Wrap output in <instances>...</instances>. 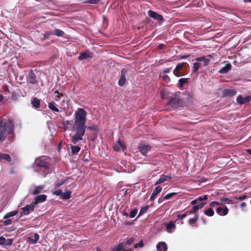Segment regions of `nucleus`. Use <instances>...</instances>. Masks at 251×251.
I'll use <instances>...</instances> for the list:
<instances>
[{"label": "nucleus", "mask_w": 251, "mask_h": 251, "mask_svg": "<svg viewBox=\"0 0 251 251\" xmlns=\"http://www.w3.org/2000/svg\"><path fill=\"white\" fill-rule=\"evenodd\" d=\"M36 166V171L40 172L44 176L50 173V159L46 156H42L37 158L35 161Z\"/></svg>", "instance_id": "obj_1"}, {"label": "nucleus", "mask_w": 251, "mask_h": 251, "mask_svg": "<svg viewBox=\"0 0 251 251\" xmlns=\"http://www.w3.org/2000/svg\"><path fill=\"white\" fill-rule=\"evenodd\" d=\"M13 130V125L11 120H8L5 122H3L0 120V141L2 142L5 139L7 134H10Z\"/></svg>", "instance_id": "obj_2"}, {"label": "nucleus", "mask_w": 251, "mask_h": 251, "mask_svg": "<svg viewBox=\"0 0 251 251\" xmlns=\"http://www.w3.org/2000/svg\"><path fill=\"white\" fill-rule=\"evenodd\" d=\"M75 125V133L73 136L71 142L74 144H76L78 142L83 139L85 134L86 126L85 124H77Z\"/></svg>", "instance_id": "obj_3"}, {"label": "nucleus", "mask_w": 251, "mask_h": 251, "mask_svg": "<svg viewBox=\"0 0 251 251\" xmlns=\"http://www.w3.org/2000/svg\"><path fill=\"white\" fill-rule=\"evenodd\" d=\"M86 111L83 108H78L75 113L74 123L75 125L85 124L86 120Z\"/></svg>", "instance_id": "obj_4"}, {"label": "nucleus", "mask_w": 251, "mask_h": 251, "mask_svg": "<svg viewBox=\"0 0 251 251\" xmlns=\"http://www.w3.org/2000/svg\"><path fill=\"white\" fill-rule=\"evenodd\" d=\"M188 67L189 65L186 62L178 63L174 70L173 74L176 77L183 76L185 75Z\"/></svg>", "instance_id": "obj_5"}, {"label": "nucleus", "mask_w": 251, "mask_h": 251, "mask_svg": "<svg viewBox=\"0 0 251 251\" xmlns=\"http://www.w3.org/2000/svg\"><path fill=\"white\" fill-rule=\"evenodd\" d=\"M134 73L131 70L123 68L121 71V75L120 79L118 80V85L120 86H123L126 83V76L133 77Z\"/></svg>", "instance_id": "obj_6"}, {"label": "nucleus", "mask_w": 251, "mask_h": 251, "mask_svg": "<svg viewBox=\"0 0 251 251\" xmlns=\"http://www.w3.org/2000/svg\"><path fill=\"white\" fill-rule=\"evenodd\" d=\"M182 100L176 97L171 98L167 104V105L174 109L182 106Z\"/></svg>", "instance_id": "obj_7"}, {"label": "nucleus", "mask_w": 251, "mask_h": 251, "mask_svg": "<svg viewBox=\"0 0 251 251\" xmlns=\"http://www.w3.org/2000/svg\"><path fill=\"white\" fill-rule=\"evenodd\" d=\"M138 149L144 156H147L148 151L151 149V146L148 144L142 142L139 143Z\"/></svg>", "instance_id": "obj_8"}, {"label": "nucleus", "mask_w": 251, "mask_h": 251, "mask_svg": "<svg viewBox=\"0 0 251 251\" xmlns=\"http://www.w3.org/2000/svg\"><path fill=\"white\" fill-rule=\"evenodd\" d=\"M26 81L27 83L31 84H36L38 83L36 75L34 74L33 70H30L26 76Z\"/></svg>", "instance_id": "obj_9"}, {"label": "nucleus", "mask_w": 251, "mask_h": 251, "mask_svg": "<svg viewBox=\"0 0 251 251\" xmlns=\"http://www.w3.org/2000/svg\"><path fill=\"white\" fill-rule=\"evenodd\" d=\"M35 205L33 202L30 204H27L24 207L22 208V211L20 213L21 216L23 215H27L34 210Z\"/></svg>", "instance_id": "obj_10"}, {"label": "nucleus", "mask_w": 251, "mask_h": 251, "mask_svg": "<svg viewBox=\"0 0 251 251\" xmlns=\"http://www.w3.org/2000/svg\"><path fill=\"white\" fill-rule=\"evenodd\" d=\"M148 15L150 17L157 21L158 22H163L164 21V19L161 15L151 10H150L148 11Z\"/></svg>", "instance_id": "obj_11"}, {"label": "nucleus", "mask_w": 251, "mask_h": 251, "mask_svg": "<svg viewBox=\"0 0 251 251\" xmlns=\"http://www.w3.org/2000/svg\"><path fill=\"white\" fill-rule=\"evenodd\" d=\"M213 58L212 55L208 54L206 57L205 56L198 57L196 58V60L198 62L203 61V66H206L209 65L211 59Z\"/></svg>", "instance_id": "obj_12"}, {"label": "nucleus", "mask_w": 251, "mask_h": 251, "mask_svg": "<svg viewBox=\"0 0 251 251\" xmlns=\"http://www.w3.org/2000/svg\"><path fill=\"white\" fill-rule=\"evenodd\" d=\"M93 53L89 50L82 52L78 57V59L79 60H83L85 59H91L93 57Z\"/></svg>", "instance_id": "obj_13"}, {"label": "nucleus", "mask_w": 251, "mask_h": 251, "mask_svg": "<svg viewBox=\"0 0 251 251\" xmlns=\"http://www.w3.org/2000/svg\"><path fill=\"white\" fill-rule=\"evenodd\" d=\"M251 100V96H248L243 98L242 95H239L236 99V101L240 104L248 103Z\"/></svg>", "instance_id": "obj_14"}, {"label": "nucleus", "mask_w": 251, "mask_h": 251, "mask_svg": "<svg viewBox=\"0 0 251 251\" xmlns=\"http://www.w3.org/2000/svg\"><path fill=\"white\" fill-rule=\"evenodd\" d=\"M236 93V91L233 89H226L223 91V95L227 97H231L235 95Z\"/></svg>", "instance_id": "obj_15"}, {"label": "nucleus", "mask_w": 251, "mask_h": 251, "mask_svg": "<svg viewBox=\"0 0 251 251\" xmlns=\"http://www.w3.org/2000/svg\"><path fill=\"white\" fill-rule=\"evenodd\" d=\"M172 179L171 176L165 175H162L160 178L155 182L154 185H157L158 184H161L166 181L170 180Z\"/></svg>", "instance_id": "obj_16"}, {"label": "nucleus", "mask_w": 251, "mask_h": 251, "mask_svg": "<svg viewBox=\"0 0 251 251\" xmlns=\"http://www.w3.org/2000/svg\"><path fill=\"white\" fill-rule=\"evenodd\" d=\"M113 148L115 151H124L126 149V147L123 143H122L120 140H118L116 144L114 146Z\"/></svg>", "instance_id": "obj_17"}, {"label": "nucleus", "mask_w": 251, "mask_h": 251, "mask_svg": "<svg viewBox=\"0 0 251 251\" xmlns=\"http://www.w3.org/2000/svg\"><path fill=\"white\" fill-rule=\"evenodd\" d=\"M162 188L160 186H158L154 188V189L153 190V191L151 194V195L150 197V200L151 201H153L155 200V199L156 197V195L162 191Z\"/></svg>", "instance_id": "obj_18"}, {"label": "nucleus", "mask_w": 251, "mask_h": 251, "mask_svg": "<svg viewBox=\"0 0 251 251\" xmlns=\"http://www.w3.org/2000/svg\"><path fill=\"white\" fill-rule=\"evenodd\" d=\"M164 226L166 227V231L169 233H172L176 229V225L173 222H170L169 223H164Z\"/></svg>", "instance_id": "obj_19"}, {"label": "nucleus", "mask_w": 251, "mask_h": 251, "mask_svg": "<svg viewBox=\"0 0 251 251\" xmlns=\"http://www.w3.org/2000/svg\"><path fill=\"white\" fill-rule=\"evenodd\" d=\"M47 196L46 195H40L36 196L35 198L34 201L33 202L36 205L38 203H41L45 201L47 199Z\"/></svg>", "instance_id": "obj_20"}, {"label": "nucleus", "mask_w": 251, "mask_h": 251, "mask_svg": "<svg viewBox=\"0 0 251 251\" xmlns=\"http://www.w3.org/2000/svg\"><path fill=\"white\" fill-rule=\"evenodd\" d=\"M216 212L220 216H225L227 214L228 212V209L226 206L223 208L219 207L216 208Z\"/></svg>", "instance_id": "obj_21"}, {"label": "nucleus", "mask_w": 251, "mask_h": 251, "mask_svg": "<svg viewBox=\"0 0 251 251\" xmlns=\"http://www.w3.org/2000/svg\"><path fill=\"white\" fill-rule=\"evenodd\" d=\"M231 65L230 63H227L225 65V66L221 68L218 72L220 74H225L230 71L231 69Z\"/></svg>", "instance_id": "obj_22"}, {"label": "nucleus", "mask_w": 251, "mask_h": 251, "mask_svg": "<svg viewBox=\"0 0 251 251\" xmlns=\"http://www.w3.org/2000/svg\"><path fill=\"white\" fill-rule=\"evenodd\" d=\"M156 249L158 251H167L168 248L165 242H160L157 245Z\"/></svg>", "instance_id": "obj_23"}, {"label": "nucleus", "mask_w": 251, "mask_h": 251, "mask_svg": "<svg viewBox=\"0 0 251 251\" xmlns=\"http://www.w3.org/2000/svg\"><path fill=\"white\" fill-rule=\"evenodd\" d=\"M31 103L35 108H38L40 106V100L37 98H33Z\"/></svg>", "instance_id": "obj_24"}, {"label": "nucleus", "mask_w": 251, "mask_h": 251, "mask_svg": "<svg viewBox=\"0 0 251 251\" xmlns=\"http://www.w3.org/2000/svg\"><path fill=\"white\" fill-rule=\"evenodd\" d=\"M71 153L73 155L77 154L80 150V148L78 146L71 145Z\"/></svg>", "instance_id": "obj_25"}, {"label": "nucleus", "mask_w": 251, "mask_h": 251, "mask_svg": "<svg viewBox=\"0 0 251 251\" xmlns=\"http://www.w3.org/2000/svg\"><path fill=\"white\" fill-rule=\"evenodd\" d=\"M67 179L68 178H65L56 180L54 184V188H57L59 186L63 185Z\"/></svg>", "instance_id": "obj_26"}, {"label": "nucleus", "mask_w": 251, "mask_h": 251, "mask_svg": "<svg viewBox=\"0 0 251 251\" xmlns=\"http://www.w3.org/2000/svg\"><path fill=\"white\" fill-rule=\"evenodd\" d=\"M18 213V211L17 210L16 211H10L9 212L7 213L4 216L3 219H8L11 217H13L15 215H16Z\"/></svg>", "instance_id": "obj_27"}, {"label": "nucleus", "mask_w": 251, "mask_h": 251, "mask_svg": "<svg viewBox=\"0 0 251 251\" xmlns=\"http://www.w3.org/2000/svg\"><path fill=\"white\" fill-rule=\"evenodd\" d=\"M39 239V235L37 233H34V238H32L31 237H29L28 238V241L30 242L31 243L34 244L37 243Z\"/></svg>", "instance_id": "obj_28"}, {"label": "nucleus", "mask_w": 251, "mask_h": 251, "mask_svg": "<svg viewBox=\"0 0 251 251\" xmlns=\"http://www.w3.org/2000/svg\"><path fill=\"white\" fill-rule=\"evenodd\" d=\"M51 33L52 35H55L58 37H61L64 35V32L60 29H55L54 30L51 31Z\"/></svg>", "instance_id": "obj_29"}, {"label": "nucleus", "mask_w": 251, "mask_h": 251, "mask_svg": "<svg viewBox=\"0 0 251 251\" xmlns=\"http://www.w3.org/2000/svg\"><path fill=\"white\" fill-rule=\"evenodd\" d=\"M1 159L5 160L8 162L11 161V158L8 154L0 153V161Z\"/></svg>", "instance_id": "obj_30"}, {"label": "nucleus", "mask_w": 251, "mask_h": 251, "mask_svg": "<svg viewBox=\"0 0 251 251\" xmlns=\"http://www.w3.org/2000/svg\"><path fill=\"white\" fill-rule=\"evenodd\" d=\"M72 192L68 191L65 193H62L61 195V198L63 200H68L71 198Z\"/></svg>", "instance_id": "obj_31"}, {"label": "nucleus", "mask_w": 251, "mask_h": 251, "mask_svg": "<svg viewBox=\"0 0 251 251\" xmlns=\"http://www.w3.org/2000/svg\"><path fill=\"white\" fill-rule=\"evenodd\" d=\"M188 82V78H182L179 79L178 82L177 83V87L179 88H181L183 87L184 84L187 83Z\"/></svg>", "instance_id": "obj_32"}, {"label": "nucleus", "mask_w": 251, "mask_h": 251, "mask_svg": "<svg viewBox=\"0 0 251 251\" xmlns=\"http://www.w3.org/2000/svg\"><path fill=\"white\" fill-rule=\"evenodd\" d=\"M48 107L49 108L51 109V110L55 111V112H59V110L58 108L56 107L55 106V103L53 101H51L48 104Z\"/></svg>", "instance_id": "obj_33"}, {"label": "nucleus", "mask_w": 251, "mask_h": 251, "mask_svg": "<svg viewBox=\"0 0 251 251\" xmlns=\"http://www.w3.org/2000/svg\"><path fill=\"white\" fill-rule=\"evenodd\" d=\"M43 188L44 186L41 185L35 187L34 190L32 191V194L33 195H36L40 193L43 189Z\"/></svg>", "instance_id": "obj_34"}, {"label": "nucleus", "mask_w": 251, "mask_h": 251, "mask_svg": "<svg viewBox=\"0 0 251 251\" xmlns=\"http://www.w3.org/2000/svg\"><path fill=\"white\" fill-rule=\"evenodd\" d=\"M134 240L135 238L133 237H132L129 239H126L125 242H122V243L123 244V245L125 247H126V245H131L134 242Z\"/></svg>", "instance_id": "obj_35"}, {"label": "nucleus", "mask_w": 251, "mask_h": 251, "mask_svg": "<svg viewBox=\"0 0 251 251\" xmlns=\"http://www.w3.org/2000/svg\"><path fill=\"white\" fill-rule=\"evenodd\" d=\"M199 216L198 214H195L194 218H191L189 220V224L190 225H193V224H195L199 219Z\"/></svg>", "instance_id": "obj_36"}, {"label": "nucleus", "mask_w": 251, "mask_h": 251, "mask_svg": "<svg viewBox=\"0 0 251 251\" xmlns=\"http://www.w3.org/2000/svg\"><path fill=\"white\" fill-rule=\"evenodd\" d=\"M204 213L207 216L211 217L214 215V212L212 208H209L204 211Z\"/></svg>", "instance_id": "obj_37"}, {"label": "nucleus", "mask_w": 251, "mask_h": 251, "mask_svg": "<svg viewBox=\"0 0 251 251\" xmlns=\"http://www.w3.org/2000/svg\"><path fill=\"white\" fill-rule=\"evenodd\" d=\"M148 209H149V206L148 205L145 206L141 208V209H140V211L139 212V214H138V215L137 216V218L140 217L143 214L146 213L147 212Z\"/></svg>", "instance_id": "obj_38"}, {"label": "nucleus", "mask_w": 251, "mask_h": 251, "mask_svg": "<svg viewBox=\"0 0 251 251\" xmlns=\"http://www.w3.org/2000/svg\"><path fill=\"white\" fill-rule=\"evenodd\" d=\"M201 64L199 62H195L193 64V72L196 73L200 68Z\"/></svg>", "instance_id": "obj_39"}, {"label": "nucleus", "mask_w": 251, "mask_h": 251, "mask_svg": "<svg viewBox=\"0 0 251 251\" xmlns=\"http://www.w3.org/2000/svg\"><path fill=\"white\" fill-rule=\"evenodd\" d=\"M0 223H2V225L4 226H9L12 224V221L10 219H5L4 221H0Z\"/></svg>", "instance_id": "obj_40"}, {"label": "nucleus", "mask_w": 251, "mask_h": 251, "mask_svg": "<svg viewBox=\"0 0 251 251\" xmlns=\"http://www.w3.org/2000/svg\"><path fill=\"white\" fill-rule=\"evenodd\" d=\"M13 241H14V240L12 238H9V239H6L5 238L4 244L3 246H10L12 245V244H13Z\"/></svg>", "instance_id": "obj_41"}, {"label": "nucleus", "mask_w": 251, "mask_h": 251, "mask_svg": "<svg viewBox=\"0 0 251 251\" xmlns=\"http://www.w3.org/2000/svg\"><path fill=\"white\" fill-rule=\"evenodd\" d=\"M125 247L123 245V244L122 243H119L117 247H116L114 249H113V251H123V250H124L123 248Z\"/></svg>", "instance_id": "obj_42"}, {"label": "nucleus", "mask_w": 251, "mask_h": 251, "mask_svg": "<svg viewBox=\"0 0 251 251\" xmlns=\"http://www.w3.org/2000/svg\"><path fill=\"white\" fill-rule=\"evenodd\" d=\"M176 194V193H174V192L169 193V194H167L164 197V200H169V199H171L172 197H173V196H175Z\"/></svg>", "instance_id": "obj_43"}, {"label": "nucleus", "mask_w": 251, "mask_h": 251, "mask_svg": "<svg viewBox=\"0 0 251 251\" xmlns=\"http://www.w3.org/2000/svg\"><path fill=\"white\" fill-rule=\"evenodd\" d=\"M100 0H87L83 2L84 3L97 4L99 3Z\"/></svg>", "instance_id": "obj_44"}, {"label": "nucleus", "mask_w": 251, "mask_h": 251, "mask_svg": "<svg viewBox=\"0 0 251 251\" xmlns=\"http://www.w3.org/2000/svg\"><path fill=\"white\" fill-rule=\"evenodd\" d=\"M137 209L136 208H134V209H133L131 212H130V213L129 214V217L131 218H134L136 215L137 214Z\"/></svg>", "instance_id": "obj_45"}, {"label": "nucleus", "mask_w": 251, "mask_h": 251, "mask_svg": "<svg viewBox=\"0 0 251 251\" xmlns=\"http://www.w3.org/2000/svg\"><path fill=\"white\" fill-rule=\"evenodd\" d=\"M221 200L222 201V202H224L226 204H229L231 202V201L226 197L222 198Z\"/></svg>", "instance_id": "obj_46"}, {"label": "nucleus", "mask_w": 251, "mask_h": 251, "mask_svg": "<svg viewBox=\"0 0 251 251\" xmlns=\"http://www.w3.org/2000/svg\"><path fill=\"white\" fill-rule=\"evenodd\" d=\"M144 246V243L143 240H140L138 243L134 245V248H137L138 247L142 248Z\"/></svg>", "instance_id": "obj_47"}, {"label": "nucleus", "mask_w": 251, "mask_h": 251, "mask_svg": "<svg viewBox=\"0 0 251 251\" xmlns=\"http://www.w3.org/2000/svg\"><path fill=\"white\" fill-rule=\"evenodd\" d=\"M222 202H220L217 201H213L210 203L209 206L211 207H213L215 205H222Z\"/></svg>", "instance_id": "obj_48"}, {"label": "nucleus", "mask_w": 251, "mask_h": 251, "mask_svg": "<svg viewBox=\"0 0 251 251\" xmlns=\"http://www.w3.org/2000/svg\"><path fill=\"white\" fill-rule=\"evenodd\" d=\"M52 194L56 196H60L62 194V191L61 189H58L52 192Z\"/></svg>", "instance_id": "obj_49"}, {"label": "nucleus", "mask_w": 251, "mask_h": 251, "mask_svg": "<svg viewBox=\"0 0 251 251\" xmlns=\"http://www.w3.org/2000/svg\"><path fill=\"white\" fill-rule=\"evenodd\" d=\"M208 198L207 195H203L201 196H200L198 198H197V200H198V201H203L204 200H206Z\"/></svg>", "instance_id": "obj_50"}, {"label": "nucleus", "mask_w": 251, "mask_h": 251, "mask_svg": "<svg viewBox=\"0 0 251 251\" xmlns=\"http://www.w3.org/2000/svg\"><path fill=\"white\" fill-rule=\"evenodd\" d=\"M88 128L93 131H97L98 130V126L97 125L90 126Z\"/></svg>", "instance_id": "obj_51"}, {"label": "nucleus", "mask_w": 251, "mask_h": 251, "mask_svg": "<svg viewBox=\"0 0 251 251\" xmlns=\"http://www.w3.org/2000/svg\"><path fill=\"white\" fill-rule=\"evenodd\" d=\"M50 35H52L51 31L47 32L44 34V39L47 40L49 39Z\"/></svg>", "instance_id": "obj_52"}, {"label": "nucleus", "mask_w": 251, "mask_h": 251, "mask_svg": "<svg viewBox=\"0 0 251 251\" xmlns=\"http://www.w3.org/2000/svg\"><path fill=\"white\" fill-rule=\"evenodd\" d=\"M176 216L178 220H181L186 217V214H183L181 215L180 214H178Z\"/></svg>", "instance_id": "obj_53"}, {"label": "nucleus", "mask_w": 251, "mask_h": 251, "mask_svg": "<svg viewBox=\"0 0 251 251\" xmlns=\"http://www.w3.org/2000/svg\"><path fill=\"white\" fill-rule=\"evenodd\" d=\"M199 209L198 207L195 205L192 207V209L190 210V213H195Z\"/></svg>", "instance_id": "obj_54"}, {"label": "nucleus", "mask_w": 251, "mask_h": 251, "mask_svg": "<svg viewBox=\"0 0 251 251\" xmlns=\"http://www.w3.org/2000/svg\"><path fill=\"white\" fill-rule=\"evenodd\" d=\"M206 202H201V203L197 204V205H196L197 207H198V208L199 209H201L202 208L204 205L205 204Z\"/></svg>", "instance_id": "obj_55"}, {"label": "nucleus", "mask_w": 251, "mask_h": 251, "mask_svg": "<svg viewBox=\"0 0 251 251\" xmlns=\"http://www.w3.org/2000/svg\"><path fill=\"white\" fill-rule=\"evenodd\" d=\"M247 198V196L246 195H244L243 196L239 197L238 198H235V199L236 200L242 201V200H245Z\"/></svg>", "instance_id": "obj_56"}, {"label": "nucleus", "mask_w": 251, "mask_h": 251, "mask_svg": "<svg viewBox=\"0 0 251 251\" xmlns=\"http://www.w3.org/2000/svg\"><path fill=\"white\" fill-rule=\"evenodd\" d=\"M5 238L1 236L0 237V245L3 246L4 244Z\"/></svg>", "instance_id": "obj_57"}, {"label": "nucleus", "mask_w": 251, "mask_h": 251, "mask_svg": "<svg viewBox=\"0 0 251 251\" xmlns=\"http://www.w3.org/2000/svg\"><path fill=\"white\" fill-rule=\"evenodd\" d=\"M171 69H172L171 67L165 68V69L163 70V73L167 74V73H170Z\"/></svg>", "instance_id": "obj_58"}, {"label": "nucleus", "mask_w": 251, "mask_h": 251, "mask_svg": "<svg viewBox=\"0 0 251 251\" xmlns=\"http://www.w3.org/2000/svg\"><path fill=\"white\" fill-rule=\"evenodd\" d=\"M2 89L4 91L7 92L9 93H10L8 85H3L2 87Z\"/></svg>", "instance_id": "obj_59"}, {"label": "nucleus", "mask_w": 251, "mask_h": 251, "mask_svg": "<svg viewBox=\"0 0 251 251\" xmlns=\"http://www.w3.org/2000/svg\"><path fill=\"white\" fill-rule=\"evenodd\" d=\"M61 95H58L57 94L56 96H55V100L56 101H58L60 99V98H61Z\"/></svg>", "instance_id": "obj_60"}, {"label": "nucleus", "mask_w": 251, "mask_h": 251, "mask_svg": "<svg viewBox=\"0 0 251 251\" xmlns=\"http://www.w3.org/2000/svg\"><path fill=\"white\" fill-rule=\"evenodd\" d=\"M198 201V200H197V198L193 201H192L191 202L192 205H193L194 206L195 205V204H197V201Z\"/></svg>", "instance_id": "obj_61"}, {"label": "nucleus", "mask_w": 251, "mask_h": 251, "mask_svg": "<svg viewBox=\"0 0 251 251\" xmlns=\"http://www.w3.org/2000/svg\"><path fill=\"white\" fill-rule=\"evenodd\" d=\"M246 206V203L245 202H242L240 204V207L241 208L245 207Z\"/></svg>", "instance_id": "obj_62"}, {"label": "nucleus", "mask_w": 251, "mask_h": 251, "mask_svg": "<svg viewBox=\"0 0 251 251\" xmlns=\"http://www.w3.org/2000/svg\"><path fill=\"white\" fill-rule=\"evenodd\" d=\"M122 213L123 215L126 216V217H127L128 215V213L125 210H123Z\"/></svg>", "instance_id": "obj_63"}, {"label": "nucleus", "mask_w": 251, "mask_h": 251, "mask_svg": "<svg viewBox=\"0 0 251 251\" xmlns=\"http://www.w3.org/2000/svg\"><path fill=\"white\" fill-rule=\"evenodd\" d=\"M162 79L163 80H166L167 79H170V78L167 75H164L162 76Z\"/></svg>", "instance_id": "obj_64"}]
</instances>
